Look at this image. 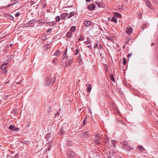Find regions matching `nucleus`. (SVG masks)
<instances>
[{"label":"nucleus","mask_w":158,"mask_h":158,"mask_svg":"<svg viewBox=\"0 0 158 158\" xmlns=\"http://www.w3.org/2000/svg\"><path fill=\"white\" fill-rule=\"evenodd\" d=\"M55 78L54 77L52 78L51 76L49 75L47 78L46 79V85H52L54 82Z\"/></svg>","instance_id":"1"},{"label":"nucleus","mask_w":158,"mask_h":158,"mask_svg":"<svg viewBox=\"0 0 158 158\" xmlns=\"http://www.w3.org/2000/svg\"><path fill=\"white\" fill-rule=\"evenodd\" d=\"M66 153L67 154L68 156L67 157L68 158H73L75 156V153L71 150L66 151Z\"/></svg>","instance_id":"2"},{"label":"nucleus","mask_w":158,"mask_h":158,"mask_svg":"<svg viewBox=\"0 0 158 158\" xmlns=\"http://www.w3.org/2000/svg\"><path fill=\"white\" fill-rule=\"evenodd\" d=\"M68 126V124L67 123H65L64 124L62 128L60 129L59 131L58 134L60 135H62L63 133H64L66 131L64 128V127H67Z\"/></svg>","instance_id":"3"},{"label":"nucleus","mask_w":158,"mask_h":158,"mask_svg":"<svg viewBox=\"0 0 158 158\" xmlns=\"http://www.w3.org/2000/svg\"><path fill=\"white\" fill-rule=\"evenodd\" d=\"M9 129L12 131H18L19 130V128L15 127L13 125H11L9 126Z\"/></svg>","instance_id":"4"},{"label":"nucleus","mask_w":158,"mask_h":158,"mask_svg":"<svg viewBox=\"0 0 158 158\" xmlns=\"http://www.w3.org/2000/svg\"><path fill=\"white\" fill-rule=\"evenodd\" d=\"M80 135L84 138H87L89 136V134L88 131H85L81 133Z\"/></svg>","instance_id":"5"},{"label":"nucleus","mask_w":158,"mask_h":158,"mask_svg":"<svg viewBox=\"0 0 158 158\" xmlns=\"http://www.w3.org/2000/svg\"><path fill=\"white\" fill-rule=\"evenodd\" d=\"M122 147L123 149L126 150H130L133 149L132 147L128 145H125V146L124 145H122Z\"/></svg>","instance_id":"6"},{"label":"nucleus","mask_w":158,"mask_h":158,"mask_svg":"<svg viewBox=\"0 0 158 158\" xmlns=\"http://www.w3.org/2000/svg\"><path fill=\"white\" fill-rule=\"evenodd\" d=\"M95 7V4L92 3L89 5L87 6V8L89 10H94Z\"/></svg>","instance_id":"7"},{"label":"nucleus","mask_w":158,"mask_h":158,"mask_svg":"<svg viewBox=\"0 0 158 158\" xmlns=\"http://www.w3.org/2000/svg\"><path fill=\"white\" fill-rule=\"evenodd\" d=\"M8 63H6L5 64L3 63L2 64V67H1V69L2 70H5V73H6V69L8 66Z\"/></svg>","instance_id":"8"},{"label":"nucleus","mask_w":158,"mask_h":158,"mask_svg":"<svg viewBox=\"0 0 158 158\" xmlns=\"http://www.w3.org/2000/svg\"><path fill=\"white\" fill-rule=\"evenodd\" d=\"M132 31V29L131 27H129V28H128L127 30L126 31V32L127 34L128 35H130Z\"/></svg>","instance_id":"9"},{"label":"nucleus","mask_w":158,"mask_h":158,"mask_svg":"<svg viewBox=\"0 0 158 158\" xmlns=\"http://www.w3.org/2000/svg\"><path fill=\"white\" fill-rule=\"evenodd\" d=\"M72 59H70L68 60L67 62L65 67H67L68 66L71 65V63H72Z\"/></svg>","instance_id":"10"},{"label":"nucleus","mask_w":158,"mask_h":158,"mask_svg":"<svg viewBox=\"0 0 158 158\" xmlns=\"http://www.w3.org/2000/svg\"><path fill=\"white\" fill-rule=\"evenodd\" d=\"M86 86H87V91L90 92L92 89V86L91 84H88L86 85Z\"/></svg>","instance_id":"11"},{"label":"nucleus","mask_w":158,"mask_h":158,"mask_svg":"<svg viewBox=\"0 0 158 158\" xmlns=\"http://www.w3.org/2000/svg\"><path fill=\"white\" fill-rule=\"evenodd\" d=\"M84 22L85 25V27H88V26H89L91 24V22L89 21H86L85 20V19H84Z\"/></svg>","instance_id":"12"},{"label":"nucleus","mask_w":158,"mask_h":158,"mask_svg":"<svg viewBox=\"0 0 158 158\" xmlns=\"http://www.w3.org/2000/svg\"><path fill=\"white\" fill-rule=\"evenodd\" d=\"M52 136L51 135L50 133L47 134L45 136V139L47 140V141L49 140V139L52 138Z\"/></svg>","instance_id":"13"},{"label":"nucleus","mask_w":158,"mask_h":158,"mask_svg":"<svg viewBox=\"0 0 158 158\" xmlns=\"http://www.w3.org/2000/svg\"><path fill=\"white\" fill-rule=\"evenodd\" d=\"M99 140L97 139H94L93 142L96 144L100 145H101V143L98 141Z\"/></svg>","instance_id":"14"},{"label":"nucleus","mask_w":158,"mask_h":158,"mask_svg":"<svg viewBox=\"0 0 158 158\" xmlns=\"http://www.w3.org/2000/svg\"><path fill=\"white\" fill-rule=\"evenodd\" d=\"M68 15V14L67 13H64L61 15V18L62 19H63Z\"/></svg>","instance_id":"15"},{"label":"nucleus","mask_w":158,"mask_h":158,"mask_svg":"<svg viewBox=\"0 0 158 158\" xmlns=\"http://www.w3.org/2000/svg\"><path fill=\"white\" fill-rule=\"evenodd\" d=\"M47 24L51 26H53L56 24V23L54 21L52 22H47Z\"/></svg>","instance_id":"16"},{"label":"nucleus","mask_w":158,"mask_h":158,"mask_svg":"<svg viewBox=\"0 0 158 158\" xmlns=\"http://www.w3.org/2000/svg\"><path fill=\"white\" fill-rule=\"evenodd\" d=\"M114 16L117 18H121L122 17L121 15L118 12H114Z\"/></svg>","instance_id":"17"},{"label":"nucleus","mask_w":158,"mask_h":158,"mask_svg":"<svg viewBox=\"0 0 158 158\" xmlns=\"http://www.w3.org/2000/svg\"><path fill=\"white\" fill-rule=\"evenodd\" d=\"M67 51H68V49L66 48V50L64 52V53L62 56V59L63 60H64L66 56L67 53Z\"/></svg>","instance_id":"18"},{"label":"nucleus","mask_w":158,"mask_h":158,"mask_svg":"<svg viewBox=\"0 0 158 158\" xmlns=\"http://www.w3.org/2000/svg\"><path fill=\"white\" fill-rule=\"evenodd\" d=\"M94 136H95V139L99 140L101 138L100 135L99 134H96V135H94Z\"/></svg>","instance_id":"19"},{"label":"nucleus","mask_w":158,"mask_h":158,"mask_svg":"<svg viewBox=\"0 0 158 158\" xmlns=\"http://www.w3.org/2000/svg\"><path fill=\"white\" fill-rule=\"evenodd\" d=\"M94 3L97 5L100 8L102 7V5L101 2L97 1L94 2Z\"/></svg>","instance_id":"20"},{"label":"nucleus","mask_w":158,"mask_h":158,"mask_svg":"<svg viewBox=\"0 0 158 158\" xmlns=\"http://www.w3.org/2000/svg\"><path fill=\"white\" fill-rule=\"evenodd\" d=\"M66 35L68 38H71L72 35V33L70 31L68 32L67 33Z\"/></svg>","instance_id":"21"},{"label":"nucleus","mask_w":158,"mask_h":158,"mask_svg":"<svg viewBox=\"0 0 158 158\" xmlns=\"http://www.w3.org/2000/svg\"><path fill=\"white\" fill-rule=\"evenodd\" d=\"M111 21L115 23H117V20L115 17H112L111 19Z\"/></svg>","instance_id":"22"},{"label":"nucleus","mask_w":158,"mask_h":158,"mask_svg":"<svg viewBox=\"0 0 158 158\" xmlns=\"http://www.w3.org/2000/svg\"><path fill=\"white\" fill-rule=\"evenodd\" d=\"M70 30L73 32L75 31L76 30L75 27L74 26H72L70 28Z\"/></svg>","instance_id":"23"},{"label":"nucleus","mask_w":158,"mask_h":158,"mask_svg":"<svg viewBox=\"0 0 158 158\" xmlns=\"http://www.w3.org/2000/svg\"><path fill=\"white\" fill-rule=\"evenodd\" d=\"M103 141L105 143H107L109 142V139L107 137H104Z\"/></svg>","instance_id":"24"},{"label":"nucleus","mask_w":158,"mask_h":158,"mask_svg":"<svg viewBox=\"0 0 158 158\" xmlns=\"http://www.w3.org/2000/svg\"><path fill=\"white\" fill-rule=\"evenodd\" d=\"M6 18H8L9 19H11V20H13L14 19V18L11 15H6Z\"/></svg>","instance_id":"25"},{"label":"nucleus","mask_w":158,"mask_h":158,"mask_svg":"<svg viewBox=\"0 0 158 158\" xmlns=\"http://www.w3.org/2000/svg\"><path fill=\"white\" fill-rule=\"evenodd\" d=\"M138 149L140 151H142L144 150V149L141 146H137Z\"/></svg>","instance_id":"26"},{"label":"nucleus","mask_w":158,"mask_h":158,"mask_svg":"<svg viewBox=\"0 0 158 158\" xmlns=\"http://www.w3.org/2000/svg\"><path fill=\"white\" fill-rule=\"evenodd\" d=\"M75 12H71L69 15V16L68 17V18H70L71 17L74 16L75 15Z\"/></svg>","instance_id":"27"},{"label":"nucleus","mask_w":158,"mask_h":158,"mask_svg":"<svg viewBox=\"0 0 158 158\" xmlns=\"http://www.w3.org/2000/svg\"><path fill=\"white\" fill-rule=\"evenodd\" d=\"M61 51H60L59 50H57L54 53V55L55 56H58L60 53Z\"/></svg>","instance_id":"28"},{"label":"nucleus","mask_w":158,"mask_h":158,"mask_svg":"<svg viewBox=\"0 0 158 158\" xmlns=\"http://www.w3.org/2000/svg\"><path fill=\"white\" fill-rule=\"evenodd\" d=\"M73 143L71 140H68L67 142V145L68 146H72L73 145Z\"/></svg>","instance_id":"29"},{"label":"nucleus","mask_w":158,"mask_h":158,"mask_svg":"<svg viewBox=\"0 0 158 158\" xmlns=\"http://www.w3.org/2000/svg\"><path fill=\"white\" fill-rule=\"evenodd\" d=\"M106 38L107 40H110L112 41H114L113 38L111 37L106 36Z\"/></svg>","instance_id":"30"},{"label":"nucleus","mask_w":158,"mask_h":158,"mask_svg":"<svg viewBox=\"0 0 158 158\" xmlns=\"http://www.w3.org/2000/svg\"><path fill=\"white\" fill-rule=\"evenodd\" d=\"M35 21L34 19H33L31 21H30L29 22V23H28V24L29 25H30L35 23Z\"/></svg>","instance_id":"31"},{"label":"nucleus","mask_w":158,"mask_h":158,"mask_svg":"<svg viewBox=\"0 0 158 158\" xmlns=\"http://www.w3.org/2000/svg\"><path fill=\"white\" fill-rule=\"evenodd\" d=\"M73 51L75 53L74 55H77L79 53V50L78 49H76L75 51L73 50Z\"/></svg>","instance_id":"32"},{"label":"nucleus","mask_w":158,"mask_h":158,"mask_svg":"<svg viewBox=\"0 0 158 158\" xmlns=\"http://www.w3.org/2000/svg\"><path fill=\"white\" fill-rule=\"evenodd\" d=\"M55 19L56 21H59L60 20V16H57L56 17Z\"/></svg>","instance_id":"33"},{"label":"nucleus","mask_w":158,"mask_h":158,"mask_svg":"<svg viewBox=\"0 0 158 158\" xmlns=\"http://www.w3.org/2000/svg\"><path fill=\"white\" fill-rule=\"evenodd\" d=\"M53 141L52 140H50L49 142L48 143V146L50 147H51V145Z\"/></svg>","instance_id":"34"},{"label":"nucleus","mask_w":158,"mask_h":158,"mask_svg":"<svg viewBox=\"0 0 158 158\" xmlns=\"http://www.w3.org/2000/svg\"><path fill=\"white\" fill-rule=\"evenodd\" d=\"M110 78L112 81L114 82L115 81V80L114 78V76L112 75H111L110 76Z\"/></svg>","instance_id":"35"},{"label":"nucleus","mask_w":158,"mask_h":158,"mask_svg":"<svg viewBox=\"0 0 158 158\" xmlns=\"http://www.w3.org/2000/svg\"><path fill=\"white\" fill-rule=\"evenodd\" d=\"M123 64L124 65H125L126 63V59L125 58L123 57Z\"/></svg>","instance_id":"36"},{"label":"nucleus","mask_w":158,"mask_h":158,"mask_svg":"<svg viewBox=\"0 0 158 158\" xmlns=\"http://www.w3.org/2000/svg\"><path fill=\"white\" fill-rule=\"evenodd\" d=\"M50 148L51 147H48L46 149V150H45V151L44 152H45L46 153H47V151H49L50 150Z\"/></svg>","instance_id":"37"},{"label":"nucleus","mask_w":158,"mask_h":158,"mask_svg":"<svg viewBox=\"0 0 158 158\" xmlns=\"http://www.w3.org/2000/svg\"><path fill=\"white\" fill-rule=\"evenodd\" d=\"M47 37L45 35H44L41 37V39L43 40H45L46 39Z\"/></svg>","instance_id":"38"},{"label":"nucleus","mask_w":158,"mask_h":158,"mask_svg":"<svg viewBox=\"0 0 158 158\" xmlns=\"http://www.w3.org/2000/svg\"><path fill=\"white\" fill-rule=\"evenodd\" d=\"M83 40V37L82 35L80 36V38H79L78 40L79 41H81Z\"/></svg>","instance_id":"39"},{"label":"nucleus","mask_w":158,"mask_h":158,"mask_svg":"<svg viewBox=\"0 0 158 158\" xmlns=\"http://www.w3.org/2000/svg\"><path fill=\"white\" fill-rule=\"evenodd\" d=\"M78 60H79V62L82 61L81 57L80 54H79V56L78 57Z\"/></svg>","instance_id":"40"},{"label":"nucleus","mask_w":158,"mask_h":158,"mask_svg":"<svg viewBox=\"0 0 158 158\" xmlns=\"http://www.w3.org/2000/svg\"><path fill=\"white\" fill-rule=\"evenodd\" d=\"M112 146H115V142L114 141H111Z\"/></svg>","instance_id":"41"},{"label":"nucleus","mask_w":158,"mask_h":158,"mask_svg":"<svg viewBox=\"0 0 158 158\" xmlns=\"http://www.w3.org/2000/svg\"><path fill=\"white\" fill-rule=\"evenodd\" d=\"M20 15V13L19 12H18L15 14V16L16 17H18Z\"/></svg>","instance_id":"42"},{"label":"nucleus","mask_w":158,"mask_h":158,"mask_svg":"<svg viewBox=\"0 0 158 158\" xmlns=\"http://www.w3.org/2000/svg\"><path fill=\"white\" fill-rule=\"evenodd\" d=\"M98 46V44L97 43H96L94 45V49L96 48Z\"/></svg>","instance_id":"43"},{"label":"nucleus","mask_w":158,"mask_h":158,"mask_svg":"<svg viewBox=\"0 0 158 158\" xmlns=\"http://www.w3.org/2000/svg\"><path fill=\"white\" fill-rule=\"evenodd\" d=\"M52 28H49V29H48L46 31V32L47 33H48L50 31H52Z\"/></svg>","instance_id":"44"},{"label":"nucleus","mask_w":158,"mask_h":158,"mask_svg":"<svg viewBox=\"0 0 158 158\" xmlns=\"http://www.w3.org/2000/svg\"><path fill=\"white\" fill-rule=\"evenodd\" d=\"M60 114V111H59L58 112H56V113L55 114V117L57 116V115H59Z\"/></svg>","instance_id":"45"},{"label":"nucleus","mask_w":158,"mask_h":158,"mask_svg":"<svg viewBox=\"0 0 158 158\" xmlns=\"http://www.w3.org/2000/svg\"><path fill=\"white\" fill-rule=\"evenodd\" d=\"M15 83L17 84L20 85L21 84V81H19L17 82L15 81Z\"/></svg>","instance_id":"46"},{"label":"nucleus","mask_w":158,"mask_h":158,"mask_svg":"<svg viewBox=\"0 0 158 158\" xmlns=\"http://www.w3.org/2000/svg\"><path fill=\"white\" fill-rule=\"evenodd\" d=\"M14 4H9L7 6H6V7H8L10 6H12Z\"/></svg>","instance_id":"47"},{"label":"nucleus","mask_w":158,"mask_h":158,"mask_svg":"<svg viewBox=\"0 0 158 158\" xmlns=\"http://www.w3.org/2000/svg\"><path fill=\"white\" fill-rule=\"evenodd\" d=\"M127 143L128 142L127 141H125L124 142L123 144L122 145H124V146L125 145H127Z\"/></svg>","instance_id":"48"},{"label":"nucleus","mask_w":158,"mask_h":158,"mask_svg":"<svg viewBox=\"0 0 158 158\" xmlns=\"http://www.w3.org/2000/svg\"><path fill=\"white\" fill-rule=\"evenodd\" d=\"M85 43L86 44H90L91 42L90 41H87L85 42Z\"/></svg>","instance_id":"49"},{"label":"nucleus","mask_w":158,"mask_h":158,"mask_svg":"<svg viewBox=\"0 0 158 158\" xmlns=\"http://www.w3.org/2000/svg\"><path fill=\"white\" fill-rule=\"evenodd\" d=\"M99 48L100 49H102L103 48V46H102L101 44H99Z\"/></svg>","instance_id":"50"},{"label":"nucleus","mask_w":158,"mask_h":158,"mask_svg":"<svg viewBox=\"0 0 158 158\" xmlns=\"http://www.w3.org/2000/svg\"><path fill=\"white\" fill-rule=\"evenodd\" d=\"M87 47L88 48H90L91 49H92V47L91 46V45H88L87 46Z\"/></svg>","instance_id":"51"},{"label":"nucleus","mask_w":158,"mask_h":158,"mask_svg":"<svg viewBox=\"0 0 158 158\" xmlns=\"http://www.w3.org/2000/svg\"><path fill=\"white\" fill-rule=\"evenodd\" d=\"M19 155L18 154H16L15 155V156L14 158H18V156Z\"/></svg>","instance_id":"52"},{"label":"nucleus","mask_w":158,"mask_h":158,"mask_svg":"<svg viewBox=\"0 0 158 158\" xmlns=\"http://www.w3.org/2000/svg\"><path fill=\"white\" fill-rule=\"evenodd\" d=\"M56 60H57L56 59H54L53 60V61L54 62H56Z\"/></svg>","instance_id":"53"},{"label":"nucleus","mask_w":158,"mask_h":158,"mask_svg":"<svg viewBox=\"0 0 158 158\" xmlns=\"http://www.w3.org/2000/svg\"><path fill=\"white\" fill-rule=\"evenodd\" d=\"M85 0L87 2H89L91 1V0Z\"/></svg>","instance_id":"54"},{"label":"nucleus","mask_w":158,"mask_h":158,"mask_svg":"<svg viewBox=\"0 0 158 158\" xmlns=\"http://www.w3.org/2000/svg\"><path fill=\"white\" fill-rule=\"evenodd\" d=\"M131 54H129V55H128V57H130V56H131Z\"/></svg>","instance_id":"55"},{"label":"nucleus","mask_w":158,"mask_h":158,"mask_svg":"<svg viewBox=\"0 0 158 158\" xmlns=\"http://www.w3.org/2000/svg\"><path fill=\"white\" fill-rule=\"evenodd\" d=\"M83 123H84V125H83V126H85L86 124V123H85V121H83Z\"/></svg>","instance_id":"56"},{"label":"nucleus","mask_w":158,"mask_h":158,"mask_svg":"<svg viewBox=\"0 0 158 158\" xmlns=\"http://www.w3.org/2000/svg\"><path fill=\"white\" fill-rule=\"evenodd\" d=\"M13 111L14 112V113H15V114L16 113L15 112V111H16V110H14Z\"/></svg>","instance_id":"57"},{"label":"nucleus","mask_w":158,"mask_h":158,"mask_svg":"<svg viewBox=\"0 0 158 158\" xmlns=\"http://www.w3.org/2000/svg\"><path fill=\"white\" fill-rule=\"evenodd\" d=\"M154 44V43H153L151 44V46H153V45Z\"/></svg>","instance_id":"58"},{"label":"nucleus","mask_w":158,"mask_h":158,"mask_svg":"<svg viewBox=\"0 0 158 158\" xmlns=\"http://www.w3.org/2000/svg\"><path fill=\"white\" fill-rule=\"evenodd\" d=\"M29 25H28L27 26V25H26V26H23V27H28V26H29Z\"/></svg>","instance_id":"59"},{"label":"nucleus","mask_w":158,"mask_h":158,"mask_svg":"<svg viewBox=\"0 0 158 158\" xmlns=\"http://www.w3.org/2000/svg\"><path fill=\"white\" fill-rule=\"evenodd\" d=\"M85 119H86V118H85V119H84L83 121H86V120Z\"/></svg>","instance_id":"60"},{"label":"nucleus","mask_w":158,"mask_h":158,"mask_svg":"<svg viewBox=\"0 0 158 158\" xmlns=\"http://www.w3.org/2000/svg\"><path fill=\"white\" fill-rule=\"evenodd\" d=\"M122 123H123V124H124V123H124V122L123 121H122Z\"/></svg>","instance_id":"61"},{"label":"nucleus","mask_w":158,"mask_h":158,"mask_svg":"<svg viewBox=\"0 0 158 158\" xmlns=\"http://www.w3.org/2000/svg\"><path fill=\"white\" fill-rule=\"evenodd\" d=\"M12 44H10V47H11V46H12Z\"/></svg>","instance_id":"62"},{"label":"nucleus","mask_w":158,"mask_h":158,"mask_svg":"<svg viewBox=\"0 0 158 158\" xmlns=\"http://www.w3.org/2000/svg\"><path fill=\"white\" fill-rule=\"evenodd\" d=\"M4 51L5 52H6V49H5V50H4Z\"/></svg>","instance_id":"63"},{"label":"nucleus","mask_w":158,"mask_h":158,"mask_svg":"<svg viewBox=\"0 0 158 158\" xmlns=\"http://www.w3.org/2000/svg\"><path fill=\"white\" fill-rule=\"evenodd\" d=\"M108 158H111V157L110 156H108Z\"/></svg>","instance_id":"64"}]
</instances>
